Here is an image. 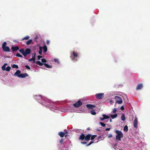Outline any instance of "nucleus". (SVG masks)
<instances>
[{"instance_id":"f257e3e1","label":"nucleus","mask_w":150,"mask_h":150,"mask_svg":"<svg viewBox=\"0 0 150 150\" xmlns=\"http://www.w3.org/2000/svg\"><path fill=\"white\" fill-rule=\"evenodd\" d=\"M34 98L39 103L46 107L49 106V105L53 106V107L49 106V108L53 111H55V110L57 109V108L53 106L54 103H53L44 97H42L39 95H36L34 96Z\"/></svg>"},{"instance_id":"f03ea898","label":"nucleus","mask_w":150,"mask_h":150,"mask_svg":"<svg viewBox=\"0 0 150 150\" xmlns=\"http://www.w3.org/2000/svg\"><path fill=\"white\" fill-rule=\"evenodd\" d=\"M14 76L19 78H24L28 76V74L26 73L21 74V71L19 70H17L14 74Z\"/></svg>"},{"instance_id":"7ed1b4c3","label":"nucleus","mask_w":150,"mask_h":150,"mask_svg":"<svg viewBox=\"0 0 150 150\" xmlns=\"http://www.w3.org/2000/svg\"><path fill=\"white\" fill-rule=\"evenodd\" d=\"M115 132L117 134L116 137V139L118 141H120L121 138L123 137L122 133L121 131L118 130H115Z\"/></svg>"},{"instance_id":"20e7f679","label":"nucleus","mask_w":150,"mask_h":150,"mask_svg":"<svg viewBox=\"0 0 150 150\" xmlns=\"http://www.w3.org/2000/svg\"><path fill=\"white\" fill-rule=\"evenodd\" d=\"M70 58L72 60L74 61H77V58L78 57V54L76 52H73L71 54Z\"/></svg>"},{"instance_id":"39448f33","label":"nucleus","mask_w":150,"mask_h":150,"mask_svg":"<svg viewBox=\"0 0 150 150\" xmlns=\"http://www.w3.org/2000/svg\"><path fill=\"white\" fill-rule=\"evenodd\" d=\"M36 63L39 65V66H42L44 65L46 67L48 68H50L52 67V66L51 65H49L47 63H43L40 62V61H37L36 62Z\"/></svg>"},{"instance_id":"423d86ee","label":"nucleus","mask_w":150,"mask_h":150,"mask_svg":"<svg viewBox=\"0 0 150 150\" xmlns=\"http://www.w3.org/2000/svg\"><path fill=\"white\" fill-rule=\"evenodd\" d=\"M96 98L98 99H103L104 97V94L103 93H98L95 95Z\"/></svg>"},{"instance_id":"0eeeda50","label":"nucleus","mask_w":150,"mask_h":150,"mask_svg":"<svg viewBox=\"0 0 150 150\" xmlns=\"http://www.w3.org/2000/svg\"><path fill=\"white\" fill-rule=\"evenodd\" d=\"M115 99L116 100V103L120 104L122 103V101L121 97L118 96H115Z\"/></svg>"},{"instance_id":"6e6552de","label":"nucleus","mask_w":150,"mask_h":150,"mask_svg":"<svg viewBox=\"0 0 150 150\" xmlns=\"http://www.w3.org/2000/svg\"><path fill=\"white\" fill-rule=\"evenodd\" d=\"M82 104V102L80 101V100H79L76 103L74 104V106L75 107L78 108Z\"/></svg>"},{"instance_id":"1a4fd4ad","label":"nucleus","mask_w":150,"mask_h":150,"mask_svg":"<svg viewBox=\"0 0 150 150\" xmlns=\"http://www.w3.org/2000/svg\"><path fill=\"white\" fill-rule=\"evenodd\" d=\"M134 127V128H137V127L138 121L137 118L135 117L133 122Z\"/></svg>"},{"instance_id":"9d476101","label":"nucleus","mask_w":150,"mask_h":150,"mask_svg":"<svg viewBox=\"0 0 150 150\" xmlns=\"http://www.w3.org/2000/svg\"><path fill=\"white\" fill-rule=\"evenodd\" d=\"M103 117H100V119L101 121H103L104 120L108 119L110 117V116L107 115L105 114H103Z\"/></svg>"},{"instance_id":"9b49d317","label":"nucleus","mask_w":150,"mask_h":150,"mask_svg":"<svg viewBox=\"0 0 150 150\" xmlns=\"http://www.w3.org/2000/svg\"><path fill=\"white\" fill-rule=\"evenodd\" d=\"M87 108L89 109H92L95 107L96 106L91 104H87L86 105Z\"/></svg>"},{"instance_id":"f8f14e48","label":"nucleus","mask_w":150,"mask_h":150,"mask_svg":"<svg viewBox=\"0 0 150 150\" xmlns=\"http://www.w3.org/2000/svg\"><path fill=\"white\" fill-rule=\"evenodd\" d=\"M143 87V85L142 83H139L137 86L136 87L137 90L141 89Z\"/></svg>"},{"instance_id":"ddd939ff","label":"nucleus","mask_w":150,"mask_h":150,"mask_svg":"<svg viewBox=\"0 0 150 150\" xmlns=\"http://www.w3.org/2000/svg\"><path fill=\"white\" fill-rule=\"evenodd\" d=\"M3 51L5 52H9L10 50L8 47L6 46L2 48Z\"/></svg>"},{"instance_id":"4468645a","label":"nucleus","mask_w":150,"mask_h":150,"mask_svg":"<svg viewBox=\"0 0 150 150\" xmlns=\"http://www.w3.org/2000/svg\"><path fill=\"white\" fill-rule=\"evenodd\" d=\"M19 52L23 54L25 57L26 56V54L25 53V51L23 49H21L19 50Z\"/></svg>"},{"instance_id":"2eb2a0df","label":"nucleus","mask_w":150,"mask_h":150,"mask_svg":"<svg viewBox=\"0 0 150 150\" xmlns=\"http://www.w3.org/2000/svg\"><path fill=\"white\" fill-rule=\"evenodd\" d=\"M31 52V50L29 48H27L26 49L25 51V53L26 54V56L27 55L29 54Z\"/></svg>"},{"instance_id":"dca6fc26","label":"nucleus","mask_w":150,"mask_h":150,"mask_svg":"<svg viewBox=\"0 0 150 150\" xmlns=\"http://www.w3.org/2000/svg\"><path fill=\"white\" fill-rule=\"evenodd\" d=\"M98 141V139H95L93 141H92L91 142L89 143L87 145V146H88L90 145L91 144L94 142H97Z\"/></svg>"},{"instance_id":"f3484780","label":"nucleus","mask_w":150,"mask_h":150,"mask_svg":"<svg viewBox=\"0 0 150 150\" xmlns=\"http://www.w3.org/2000/svg\"><path fill=\"white\" fill-rule=\"evenodd\" d=\"M91 136V135L90 134H88L86 136H85V139L86 141L89 140Z\"/></svg>"},{"instance_id":"a211bd4d","label":"nucleus","mask_w":150,"mask_h":150,"mask_svg":"<svg viewBox=\"0 0 150 150\" xmlns=\"http://www.w3.org/2000/svg\"><path fill=\"white\" fill-rule=\"evenodd\" d=\"M11 49L13 51H16L18 50L19 49V47L18 46H16L15 47H12Z\"/></svg>"},{"instance_id":"6ab92c4d","label":"nucleus","mask_w":150,"mask_h":150,"mask_svg":"<svg viewBox=\"0 0 150 150\" xmlns=\"http://www.w3.org/2000/svg\"><path fill=\"white\" fill-rule=\"evenodd\" d=\"M84 139H85V135L84 134H83L80 136L79 139L83 140Z\"/></svg>"},{"instance_id":"aec40b11","label":"nucleus","mask_w":150,"mask_h":150,"mask_svg":"<svg viewBox=\"0 0 150 150\" xmlns=\"http://www.w3.org/2000/svg\"><path fill=\"white\" fill-rule=\"evenodd\" d=\"M58 134L61 137H63L64 135V133L63 132H59Z\"/></svg>"},{"instance_id":"412c9836","label":"nucleus","mask_w":150,"mask_h":150,"mask_svg":"<svg viewBox=\"0 0 150 150\" xmlns=\"http://www.w3.org/2000/svg\"><path fill=\"white\" fill-rule=\"evenodd\" d=\"M7 65V63H5L2 67L1 68L3 71H4L5 70L6 66Z\"/></svg>"},{"instance_id":"4be33fe9","label":"nucleus","mask_w":150,"mask_h":150,"mask_svg":"<svg viewBox=\"0 0 150 150\" xmlns=\"http://www.w3.org/2000/svg\"><path fill=\"white\" fill-rule=\"evenodd\" d=\"M42 47L41 46L40 47H39V54L41 55L42 54Z\"/></svg>"},{"instance_id":"5701e85b","label":"nucleus","mask_w":150,"mask_h":150,"mask_svg":"<svg viewBox=\"0 0 150 150\" xmlns=\"http://www.w3.org/2000/svg\"><path fill=\"white\" fill-rule=\"evenodd\" d=\"M117 114H115L114 115H110V116L112 119H114L117 116Z\"/></svg>"},{"instance_id":"b1692460","label":"nucleus","mask_w":150,"mask_h":150,"mask_svg":"<svg viewBox=\"0 0 150 150\" xmlns=\"http://www.w3.org/2000/svg\"><path fill=\"white\" fill-rule=\"evenodd\" d=\"M32 42V40L31 39H30L28 41L26 42V44L28 45H30Z\"/></svg>"},{"instance_id":"393cba45","label":"nucleus","mask_w":150,"mask_h":150,"mask_svg":"<svg viewBox=\"0 0 150 150\" xmlns=\"http://www.w3.org/2000/svg\"><path fill=\"white\" fill-rule=\"evenodd\" d=\"M30 38V37L28 36H27L21 39V41H23L24 40H28Z\"/></svg>"},{"instance_id":"a878e982","label":"nucleus","mask_w":150,"mask_h":150,"mask_svg":"<svg viewBox=\"0 0 150 150\" xmlns=\"http://www.w3.org/2000/svg\"><path fill=\"white\" fill-rule=\"evenodd\" d=\"M123 130L125 132H127L128 130V128L127 125L125 126L123 128Z\"/></svg>"},{"instance_id":"bb28decb","label":"nucleus","mask_w":150,"mask_h":150,"mask_svg":"<svg viewBox=\"0 0 150 150\" xmlns=\"http://www.w3.org/2000/svg\"><path fill=\"white\" fill-rule=\"evenodd\" d=\"M121 120L123 121H124L125 120V115L124 114L122 115L121 117Z\"/></svg>"},{"instance_id":"cd10ccee","label":"nucleus","mask_w":150,"mask_h":150,"mask_svg":"<svg viewBox=\"0 0 150 150\" xmlns=\"http://www.w3.org/2000/svg\"><path fill=\"white\" fill-rule=\"evenodd\" d=\"M43 50L45 52H46L47 51V48L46 46L44 45L43 47Z\"/></svg>"},{"instance_id":"c85d7f7f","label":"nucleus","mask_w":150,"mask_h":150,"mask_svg":"<svg viewBox=\"0 0 150 150\" xmlns=\"http://www.w3.org/2000/svg\"><path fill=\"white\" fill-rule=\"evenodd\" d=\"M12 67L13 68H18V66L17 65L14 64L12 66Z\"/></svg>"},{"instance_id":"c756f323","label":"nucleus","mask_w":150,"mask_h":150,"mask_svg":"<svg viewBox=\"0 0 150 150\" xmlns=\"http://www.w3.org/2000/svg\"><path fill=\"white\" fill-rule=\"evenodd\" d=\"M11 69V67L9 66H8L6 68L5 70H6L7 71H10Z\"/></svg>"},{"instance_id":"7c9ffc66","label":"nucleus","mask_w":150,"mask_h":150,"mask_svg":"<svg viewBox=\"0 0 150 150\" xmlns=\"http://www.w3.org/2000/svg\"><path fill=\"white\" fill-rule=\"evenodd\" d=\"M6 44H7L6 42H4L2 45V48L4 47H6Z\"/></svg>"},{"instance_id":"2f4dec72","label":"nucleus","mask_w":150,"mask_h":150,"mask_svg":"<svg viewBox=\"0 0 150 150\" xmlns=\"http://www.w3.org/2000/svg\"><path fill=\"white\" fill-rule=\"evenodd\" d=\"M16 56L18 57H20L22 58L23 57L22 55H21L19 53H18L16 54Z\"/></svg>"},{"instance_id":"473e14b6","label":"nucleus","mask_w":150,"mask_h":150,"mask_svg":"<svg viewBox=\"0 0 150 150\" xmlns=\"http://www.w3.org/2000/svg\"><path fill=\"white\" fill-rule=\"evenodd\" d=\"M97 136V135H92L91 138V140H93V139L96 137Z\"/></svg>"},{"instance_id":"72a5a7b5","label":"nucleus","mask_w":150,"mask_h":150,"mask_svg":"<svg viewBox=\"0 0 150 150\" xmlns=\"http://www.w3.org/2000/svg\"><path fill=\"white\" fill-rule=\"evenodd\" d=\"M117 111V109L115 108H114L113 109L112 112L113 113H115Z\"/></svg>"},{"instance_id":"f704fd0d","label":"nucleus","mask_w":150,"mask_h":150,"mask_svg":"<svg viewBox=\"0 0 150 150\" xmlns=\"http://www.w3.org/2000/svg\"><path fill=\"white\" fill-rule=\"evenodd\" d=\"M54 61L55 62H57L58 64L59 63V62L58 59H54Z\"/></svg>"},{"instance_id":"c9c22d12","label":"nucleus","mask_w":150,"mask_h":150,"mask_svg":"<svg viewBox=\"0 0 150 150\" xmlns=\"http://www.w3.org/2000/svg\"><path fill=\"white\" fill-rule=\"evenodd\" d=\"M41 61L42 63H45L47 62V60L45 59H42Z\"/></svg>"},{"instance_id":"e433bc0d","label":"nucleus","mask_w":150,"mask_h":150,"mask_svg":"<svg viewBox=\"0 0 150 150\" xmlns=\"http://www.w3.org/2000/svg\"><path fill=\"white\" fill-rule=\"evenodd\" d=\"M91 113L92 115H95L96 113V112L93 110L91 111Z\"/></svg>"},{"instance_id":"4c0bfd02","label":"nucleus","mask_w":150,"mask_h":150,"mask_svg":"<svg viewBox=\"0 0 150 150\" xmlns=\"http://www.w3.org/2000/svg\"><path fill=\"white\" fill-rule=\"evenodd\" d=\"M100 124L103 127H105V124L102 122H100Z\"/></svg>"},{"instance_id":"58836bf2","label":"nucleus","mask_w":150,"mask_h":150,"mask_svg":"<svg viewBox=\"0 0 150 150\" xmlns=\"http://www.w3.org/2000/svg\"><path fill=\"white\" fill-rule=\"evenodd\" d=\"M109 102L111 104L114 103L113 101L111 99L109 100Z\"/></svg>"},{"instance_id":"ea45409f","label":"nucleus","mask_w":150,"mask_h":150,"mask_svg":"<svg viewBox=\"0 0 150 150\" xmlns=\"http://www.w3.org/2000/svg\"><path fill=\"white\" fill-rule=\"evenodd\" d=\"M35 55L36 54H35V53L34 54V59L33 60V62H34L36 63V62H36L35 61Z\"/></svg>"},{"instance_id":"a19ab883","label":"nucleus","mask_w":150,"mask_h":150,"mask_svg":"<svg viewBox=\"0 0 150 150\" xmlns=\"http://www.w3.org/2000/svg\"><path fill=\"white\" fill-rule=\"evenodd\" d=\"M42 57V56H41L38 55V60H40L41 58Z\"/></svg>"},{"instance_id":"79ce46f5","label":"nucleus","mask_w":150,"mask_h":150,"mask_svg":"<svg viewBox=\"0 0 150 150\" xmlns=\"http://www.w3.org/2000/svg\"><path fill=\"white\" fill-rule=\"evenodd\" d=\"M34 59V56L32 57V58L29 59L28 60V61L29 62H31Z\"/></svg>"},{"instance_id":"37998d69","label":"nucleus","mask_w":150,"mask_h":150,"mask_svg":"<svg viewBox=\"0 0 150 150\" xmlns=\"http://www.w3.org/2000/svg\"><path fill=\"white\" fill-rule=\"evenodd\" d=\"M25 67L26 68H27V69H30V67L29 66H28V65H25Z\"/></svg>"},{"instance_id":"c03bdc74","label":"nucleus","mask_w":150,"mask_h":150,"mask_svg":"<svg viewBox=\"0 0 150 150\" xmlns=\"http://www.w3.org/2000/svg\"><path fill=\"white\" fill-rule=\"evenodd\" d=\"M112 134H109V135L108 136V138H110L112 137Z\"/></svg>"},{"instance_id":"a18cd8bd","label":"nucleus","mask_w":150,"mask_h":150,"mask_svg":"<svg viewBox=\"0 0 150 150\" xmlns=\"http://www.w3.org/2000/svg\"><path fill=\"white\" fill-rule=\"evenodd\" d=\"M63 139H61L60 140V143H62L63 142Z\"/></svg>"},{"instance_id":"49530a36","label":"nucleus","mask_w":150,"mask_h":150,"mask_svg":"<svg viewBox=\"0 0 150 150\" xmlns=\"http://www.w3.org/2000/svg\"><path fill=\"white\" fill-rule=\"evenodd\" d=\"M110 128H107L105 129V130L106 131H109L110 130Z\"/></svg>"},{"instance_id":"de8ad7c7","label":"nucleus","mask_w":150,"mask_h":150,"mask_svg":"<svg viewBox=\"0 0 150 150\" xmlns=\"http://www.w3.org/2000/svg\"><path fill=\"white\" fill-rule=\"evenodd\" d=\"M122 110H124V108L123 106H122L120 108Z\"/></svg>"},{"instance_id":"09e8293b","label":"nucleus","mask_w":150,"mask_h":150,"mask_svg":"<svg viewBox=\"0 0 150 150\" xmlns=\"http://www.w3.org/2000/svg\"><path fill=\"white\" fill-rule=\"evenodd\" d=\"M49 43H50V41L49 40H47V41L46 43L47 45H49Z\"/></svg>"},{"instance_id":"8fccbe9b","label":"nucleus","mask_w":150,"mask_h":150,"mask_svg":"<svg viewBox=\"0 0 150 150\" xmlns=\"http://www.w3.org/2000/svg\"><path fill=\"white\" fill-rule=\"evenodd\" d=\"M81 143L83 144H85L86 143V142H81Z\"/></svg>"},{"instance_id":"3c124183","label":"nucleus","mask_w":150,"mask_h":150,"mask_svg":"<svg viewBox=\"0 0 150 150\" xmlns=\"http://www.w3.org/2000/svg\"><path fill=\"white\" fill-rule=\"evenodd\" d=\"M38 38V37L37 36H36V37L35 38V39H37Z\"/></svg>"},{"instance_id":"603ef678","label":"nucleus","mask_w":150,"mask_h":150,"mask_svg":"<svg viewBox=\"0 0 150 150\" xmlns=\"http://www.w3.org/2000/svg\"><path fill=\"white\" fill-rule=\"evenodd\" d=\"M67 132H67V131H66V132H64V133H65V134H67Z\"/></svg>"},{"instance_id":"864d4df0","label":"nucleus","mask_w":150,"mask_h":150,"mask_svg":"<svg viewBox=\"0 0 150 150\" xmlns=\"http://www.w3.org/2000/svg\"><path fill=\"white\" fill-rule=\"evenodd\" d=\"M112 122V120L110 119V122Z\"/></svg>"},{"instance_id":"5fc2aeb1","label":"nucleus","mask_w":150,"mask_h":150,"mask_svg":"<svg viewBox=\"0 0 150 150\" xmlns=\"http://www.w3.org/2000/svg\"><path fill=\"white\" fill-rule=\"evenodd\" d=\"M100 137H100V136H99V137H98V138H100Z\"/></svg>"},{"instance_id":"6e6d98bb","label":"nucleus","mask_w":150,"mask_h":150,"mask_svg":"<svg viewBox=\"0 0 150 150\" xmlns=\"http://www.w3.org/2000/svg\"><path fill=\"white\" fill-rule=\"evenodd\" d=\"M78 130H76V132H78Z\"/></svg>"},{"instance_id":"4d7b16f0","label":"nucleus","mask_w":150,"mask_h":150,"mask_svg":"<svg viewBox=\"0 0 150 150\" xmlns=\"http://www.w3.org/2000/svg\"><path fill=\"white\" fill-rule=\"evenodd\" d=\"M87 129H89V128H87Z\"/></svg>"},{"instance_id":"13d9d810","label":"nucleus","mask_w":150,"mask_h":150,"mask_svg":"<svg viewBox=\"0 0 150 150\" xmlns=\"http://www.w3.org/2000/svg\"><path fill=\"white\" fill-rule=\"evenodd\" d=\"M119 150H121V149H119Z\"/></svg>"}]
</instances>
